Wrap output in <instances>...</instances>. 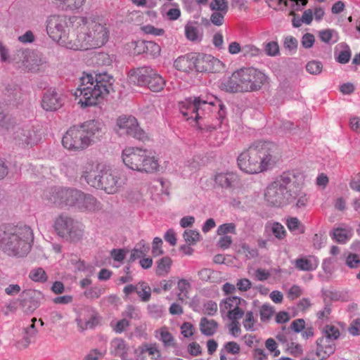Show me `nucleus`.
<instances>
[{"instance_id": "obj_1", "label": "nucleus", "mask_w": 360, "mask_h": 360, "mask_svg": "<svg viewBox=\"0 0 360 360\" xmlns=\"http://www.w3.org/2000/svg\"><path fill=\"white\" fill-rule=\"evenodd\" d=\"M114 79L107 73H84L75 96L81 108L96 106L101 103L113 91Z\"/></svg>"}, {"instance_id": "obj_2", "label": "nucleus", "mask_w": 360, "mask_h": 360, "mask_svg": "<svg viewBox=\"0 0 360 360\" xmlns=\"http://www.w3.org/2000/svg\"><path fill=\"white\" fill-rule=\"evenodd\" d=\"M276 145L271 142H255L238 155V166L242 172L248 174L264 172L276 164Z\"/></svg>"}, {"instance_id": "obj_3", "label": "nucleus", "mask_w": 360, "mask_h": 360, "mask_svg": "<svg viewBox=\"0 0 360 360\" xmlns=\"http://www.w3.org/2000/svg\"><path fill=\"white\" fill-rule=\"evenodd\" d=\"M77 28L73 51H86L104 46L109 39L107 25L98 18L80 15L75 23Z\"/></svg>"}, {"instance_id": "obj_4", "label": "nucleus", "mask_w": 360, "mask_h": 360, "mask_svg": "<svg viewBox=\"0 0 360 360\" xmlns=\"http://www.w3.org/2000/svg\"><path fill=\"white\" fill-rule=\"evenodd\" d=\"M300 188L297 174L294 172H284L266 186L264 199L271 206L283 207L293 202Z\"/></svg>"}, {"instance_id": "obj_5", "label": "nucleus", "mask_w": 360, "mask_h": 360, "mask_svg": "<svg viewBox=\"0 0 360 360\" xmlns=\"http://www.w3.org/2000/svg\"><path fill=\"white\" fill-rule=\"evenodd\" d=\"M32 241L33 233L27 226H0V249L8 255H26Z\"/></svg>"}, {"instance_id": "obj_6", "label": "nucleus", "mask_w": 360, "mask_h": 360, "mask_svg": "<svg viewBox=\"0 0 360 360\" xmlns=\"http://www.w3.org/2000/svg\"><path fill=\"white\" fill-rule=\"evenodd\" d=\"M267 83L268 77L263 72L253 68H244L233 72L221 83V87L229 93H246L257 91Z\"/></svg>"}, {"instance_id": "obj_7", "label": "nucleus", "mask_w": 360, "mask_h": 360, "mask_svg": "<svg viewBox=\"0 0 360 360\" xmlns=\"http://www.w3.org/2000/svg\"><path fill=\"white\" fill-rule=\"evenodd\" d=\"M79 18L80 15H51L46 21V32L60 46L72 50L77 30L75 23Z\"/></svg>"}, {"instance_id": "obj_8", "label": "nucleus", "mask_w": 360, "mask_h": 360, "mask_svg": "<svg viewBox=\"0 0 360 360\" xmlns=\"http://www.w3.org/2000/svg\"><path fill=\"white\" fill-rule=\"evenodd\" d=\"M122 160L127 168L142 174H154L160 169L159 158L146 148L125 147L122 152Z\"/></svg>"}, {"instance_id": "obj_9", "label": "nucleus", "mask_w": 360, "mask_h": 360, "mask_svg": "<svg viewBox=\"0 0 360 360\" xmlns=\"http://www.w3.org/2000/svg\"><path fill=\"white\" fill-rule=\"evenodd\" d=\"M53 227L59 236L71 242L80 241L84 234V225L64 214L55 218Z\"/></svg>"}, {"instance_id": "obj_10", "label": "nucleus", "mask_w": 360, "mask_h": 360, "mask_svg": "<svg viewBox=\"0 0 360 360\" xmlns=\"http://www.w3.org/2000/svg\"><path fill=\"white\" fill-rule=\"evenodd\" d=\"M129 80L139 86H147L153 92H160L164 89L166 82L154 69L144 66L131 70Z\"/></svg>"}, {"instance_id": "obj_11", "label": "nucleus", "mask_w": 360, "mask_h": 360, "mask_svg": "<svg viewBox=\"0 0 360 360\" xmlns=\"http://www.w3.org/2000/svg\"><path fill=\"white\" fill-rule=\"evenodd\" d=\"M81 191L74 188H53L44 193L47 205L60 208L76 207Z\"/></svg>"}, {"instance_id": "obj_12", "label": "nucleus", "mask_w": 360, "mask_h": 360, "mask_svg": "<svg viewBox=\"0 0 360 360\" xmlns=\"http://www.w3.org/2000/svg\"><path fill=\"white\" fill-rule=\"evenodd\" d=\"M246 304V301L239 297L229 296L219 303L220 313L229 320L240 319Z\"/></svg>"}, {"instance_id": "obj_13", "label": "nucleus", "mask_w": 360, "mask_h": 360, "mask_svg": "<svg viewBox=\"0 0 360 360\" xmlns=\"http://www.w3.org/2000/svg\"><path fill=\"white\" fill-rule=\"evenodd\" d=\"M62 145L65 149L73 152L82 151L89 146L79 125L70 127L65 133Z\"/></svg>"}, {"instance_id": "obj_14", "label": "nucleus", "mask_w": 360, "mask_h": 360, "mask_svg": "<svg viewBox=\"0 0 360 360\" xmlns=\"http://www.w3.org/2000/svg\"><path fill=\"white\" fill-rule=\"evenodd\" d=\"M120 186V178L118 172L105 165V171L102 172L94 187L103 189L108 194H113L118 191Z\"/></svg>"}, {"instance_id": "obj_15", "label": "nucleus", "mask_w": 360, "mask_h": 360, "mask_svg": "<svg viewBox=\"0 0 360 360\" xmlns=\"http://www.w3.org/2000/svg\"><path fill=\"white\" fill-rule=\"evenodd\" d=\"M8 134L19 146H32L39 141L37 132L32 126H20L15 123L13 129L11 127Z\"/></svg>"}, {"instance_id": "obj_16", "label": "nucleus", "mask_w": 360, "mask_h": 360, "mask_svg": "<svg viewBox=\"0 0 360 360\" xmlns=\"http://www.w3.org/2000/svg\"><path fill=\"white\" fill-rule=\"evenodd\" d=\"M194 70L198 72H219L224 68V63L214 56L194 53Z\"/></svg>"}, {"instance_id": "obj_17", "label": "nucleus", "mask_w": 360, "mask_h": 360, "mask_svg": "<svg viewBox=\"0 0 360 360\" xmlns=\"http://www.w3.org/2000/svg\"><path fill=\"white\" fill-rule=\"evenodd\" d=\"M117 126L121 134H126L140 141L147 139L146 134L139 127L136 119L132 116L120 117L117 120Z\"/></svg>"}, {"instance_id": "obj_18", "label": "nucleus", "mask_w": 360, "mask_h": 360, "mask_svg": "<svg viewBox=\"0 0 360 360\" xmlns=\"http://www.w3.org/2000/svg\"><path fill=\"white\" fill-rule=\"evenodd\" d=\"M79 127L83 132L89 146L99 141L105 133L104 123L98 120H87Z\"/></svg>"}, {"instance_id": "obj_19", "label": "nucleus", "mask_w": 360, "mask_h": 360, "mask_svg": "<svg viewBox=\"0 0 360 360\" xmlns=\"http://www.w3.org/2000/svg\"><path fill=\"white\" fill-rule=\"evenodd\" d=\"M105 165L96 160H87L81 166V176L89 185L94 187L102 172L105 171Z\"/></svg>"}, {"instance_id": "obj_20", "label": "nucleus", "mask_w": 360, "mask_h": 360, "mask_svg": "<svg viewBox=\"0 0 360 360\" xmlns=\"http://www.w3.org/2000/svg\"><path fill=\"white\" fill-rule=\"evenodd\" d=\"M199 96L193 99L189 98L180 103V112L186 118L187 120H193L198 122L202 115L198 111Z\"/></svg>"}, {"instance_id": "obj_21", "label": "nucleus", "mask_w": 360, "mask_h": 360, "mask_svg": "<svg viewBox=\"0 0 360 360\" xmlns=\"http://www.w3.org/2000/svg\"><path fill=\"white\" fill-rule=\"evenodd\" d=\"M63 105L61 95L55 89L47 90L41 100V107L46 111H55Z\"/></svg>"}, {"instance_id": "obj_22", "label": "nucleus", "mask_w": 360, "mask_h": 360, "mask_svg": "<svg viewBox=\"0 0 360 360\" xmlns=\"http://www.w3.org/2000/svg\"><path fill=\"white\" fill-rule=\"evenodd\" d=\"M75 208L81 212H92L101 209V203L91 195L81 191Z\"/></svg>"}, {"instance_id": "obj_23", "label": "nucleus", "mask_w": 360, "mask_h": 360, "mask_svg": "<svg viewBox=\"0 0 360 360\" xmlns=\"http://www.w3.org/2000/svg\"><path fill=\"white\" fill-rule=\"evenodd\" d=\"M317 347L316 354L321 359H326L335 351V342L326 338H319L316 340Z\"/></svg>"}, {"instance_id": "obj_24", "label": "nucleus", "mask_w": 360, "mask_h": 360, "mask_svg": "<svg viewBox=\"0 0 360 360\" xmlns=\"http://www.w3.org/2000/svg\"><path fill=\"white\" fill-rule=\"evenodd\" d=\"M194 56L195 53H191L178 57L174 62V66L181 72H190L194 70Z\"/></svg>"}, {"instance_id": "obj_25", "label": "nucleus", "mask_w": 360, "mask_h": 360, "mask_svg": "<svg viewBox=\"0 0 360 360\" xmlns=\"http://www.w3.org/2000/svg\"><path fill=\"white\" fill-rule=\"evenodd\" d=\"M294 264L299 271H311L317 268L319 262L316 257L309 255L296 259Z\"/></svg>"}, {"instance_id": "obj_26", "label": "nucleus", "mask_w": 360, "mask_h": 360, "mask_svg": "<svg viewBox=\"0 0 360 360\" xmlns=\"http://www.w3.org/2000/svg\"><path fill=\"white\" fill-rule=\"evenodd\" d=\"M129 350V346L126 341L120 338H116L110 342V352L114 356H119L126 360Z\"/></svg>"}, {"instance_id": "obj_27", "label": "nucleus", "mask_w": 360, "mask_h": 360, "mask_svg": "<svg viewBox=\"0 0 360 360\" xmlns=\"http://www.w3.org/2000/svg\"><path fill=\"white\" fill-rule=\"evenodd\" d=\"M86 0H52L61 10L66 12H78L82 9Z\"/></svg>"}, {"instance_id": "obj_28", "label": "nucleus", "mask_w": 360, "mask_h": 360, "mask_svg": "<svg viewBox=\"0 0 360 360\" xmlns=\"http://www.w3.org/2000/svg\"><path fill=\"white\" fill-rule=\"evenodd\" d=\"M216 100L214 97L207 98L205 99L202 96H199V107L198 111L200 112V120L205 119L207 116H209L213 111H217L218 108L214 105V101Z\"/></svg>"}, {"instance_id": "obj_29", "label": "nucleus", "mask_w": 360, "mask_h": 360, "mask_svg": "<svg viewBox=\"0 0 360 360\" xmlns=\"http://www.w3.org/2000/svg\"><path fill=\"white\" fill-rule=\"evenodd\" d=\"M136 353L142 355L147 353L152 360H159L162 357V354L158 345L155 343H145L139 346Z\"/></svg>"}, {"instance_id": "obj_30", "label": "nucleus", "mask_w": 360, "mask_h": 360, "mask_svg": "<svg viewBox=\"0 0 360 360\" xmlns=\"http://www.w3.org/2000/svg\"><path fill=\"white\" fill-rule=\"evenodd\" d=\"M185 36L191 41H200L202 39V32L200 30L196 22H189L185 25Z\"/></svg>"}, {"instance_id": "obj_31", "label": "nucleus", "mask_w": 360, "mask_h": 360, "mask_svg": "<svg viewBox=\"0 0 360 360\" xmlns=\"http://www.w3.org/2000/svg\"><path fill=\"white\" fill-rule=\"evenodd\" d=\"M237 180V175L233 172H221L215 174L214 181L221 188H230Z\"/></svg>"}, {"instance_id": "obj_32", "label": "nucleus", "mask_w": 360, "mask_h": 360, "mask_svg": "<svg viewBox=\"0 0 360 360\" xmlns=\"http://www.w3.org/2000/svg\"><path fill=\"white\" fill-rule=\"evenodd\" d=\"M155 337L158 338L166 347H174L176 345L174 336L165 326L155 331Z\"/></svg>"}, {"instance_id": "obj_33", "label": "nucleus", "mask_w": 360, "mask_h": 360, "mask_svg": "<svg viewBox=\"0 0 360 360\" xmlns=\"http://www.w3.org/2000/svg\"><path fill=\"white\" fill-rule=\"evenodd\" d=\"M199 326L200 330L203 335L211 336L216 333L218 328V323L213 319H208L203 317L200 320Z\"/></svg>"}, {"instance_id": "obj_34", "label": "nucleus", "mask_w": 360, "mask_h": 360, "mask_svg": "<svg viewBox=\"0 0 360 360\" xmlns=\"http://www.w3.org/2000/svg\"><path fill=\"white\" fill-rule=\"evenodd\" d=\"M172 260L169 257H164L157 262L155 274L159 276H167L171 270Z\"/></svg>"}, {"instance_id": "obj_35", "label": "nucleus", "mask_w": 360, "mask_h": 360, "mask_svg": "<svg viewBox=\"0 0 360 360\" xmlns=\"http://www.w3.org/2000/svg\"><path fill=\"white\" fill-rule=\"evenodd\" d=\"M243 326L247 331H254L255 330V324L257 319V315L252 311L244 310L243 315Z\"/></svg>"}, {"instance_id": "obj_36", "label": "nucleus", "mask_w": 360, "mask_h": 360, "mask_svg": "<svg viewBox=\"0 0 360 360\" xmlns=\"http://www.w3.org/2000/svg\"><path fill=\"white\" fill-rule=\"evenodd\" d=\"M297 176H298V184L300 186V191L298 192L297 195H296V196H295V198L293 199V202L295 200H297L295 206L297 208H302V207H304L307 206L309 200H308V198H307L306 193H304V192L303 191L304 183L302 181V175H300L299 174H297Z\"/></svg>"}, {"instance_id": "obj_37", "label": "nucleus", "mask_w": 360, "mask_h": 360, "mask_svg": "<svg viewBox=\"0 0 360 360\" xmlns=\"http://www.w3.org/2000/svg\"><path fill=\"white\" fill-rule=\"evenodd\" d=\"M237 253L243 255L246 259L256 258L259 255L257 249L251 248L246 243H242L239 245Z\"/></svg>"}, {"instance_id": "obj_38", "label": "nucleus", "mask_w": 360, "mask_h": 360, "mask_svg": "<svg viewBox=\"0 0 360 360\" xmlns=\"http://www.w3.org/2000/svg\"><path fill=\"white\" fill-rule=\"evenodd\" d=\"M178 298L181 301H184L189 298V291L191 286L190 283L186 279H180L177 283Z\"/></svg>"}, {"instance_id": "obj_39", "label": "nucleus", "mask_w": 360, "mask_h": 360, "mask_svg": "<svg viewBox=\"0 0 360 360\" xmlns=\"http://www.w3.org/2000/svg\"><path fill=\"white\" fill-rule=\"evenodd\" d=\"M323 338H326L335 342V340L339 338L340 332L338 327L333 324H327L323 329Z\"/></svg>"}, {"instance_id": "obj_40", "label": "nucleus", "mask_w": 360, "mask_h": 360, "mask_svg": "<svg viewBox=\"0 0 360 360\" xmlns=\"http://www.w3.org/2000/svg\"><path fill=\"white\" fill-rule=\"evenodd\" d=\"M77 323L78 327L82 330H84L93 328L98 323V321L95 316H91L89 319H83L82 318L77 319Z\"/></svg>"}, {"instance_id": "obj_41", "label": "nucleus", "mask_w": 360, "mask_h": 360, "mask_svg": "<svg viewBox=\"0 0 360 360\" xmlns=\"http://www.w3.org/2000/svg\"><path fill=\"white\" fill-rule=\"evenodd\" d=\"M210 8L212 11L227 13L229 4L227 0H212L210 4Z\"/></svg>"}, {"instance_id": "obj_42", "label": "nucleus", "mask_w": 360, "mask_h": 360, "mask_svg": "<svg viewBox=\"0 0 360 360\" xmlns=\"http://www.w3.org/2000/svg\"><path fill=\"white\" fill-rule=\"evenodd\" d=\"M31 280L35 282L44 283L47 280V276L42 268H37L32 270L29 274Z\"/></svg>"}, {"instance_id": "obj_43", "label": "nucleus", "mask_w": 360, "mask_h": 360, "mask_svg": "<svg viewBox=\"0 0 360 360\" xmlns=\"http://www.w3.org/2000/svg\"><path fill=\"white\" fill-rule=\"evenodd\" d=\"M136 293L142 301H148L151 295L150 288L146 283H139Z\"/></svg>"}, {"instance_id": "obj_44", "label": "nucleus", "mask_w": 360, "mask_h": 360, "mask_svg": "<svg viewBox=\"0 0 360 360\" xmlns=\"http://www.w3.org/2000/svg\"><path fill=\"white\" fill-rule=\"evenodd\" d=\"M274 314V307L269 304H264L259 309L260 319L262 321H269Z\"/></svg>"}, {"instance_id": "obj_45", "label": "nucleus", "mask_w": 360, "mask_h": 360, "mask_svg": "<svg viewBox=\"0 0 360 360\" xmlns=\"http://www.w3.org/2000/svg\"><path fill=\"white\" fill-rule=\"evenodd\" d=\"M333 238L338 243H345L349 238V231L347 229L337 228L333 231Z\"/></svg>"}, {"instance_id": "obj_46", "label": "nucleus", "mask_w": 360, "mask_h": 360, "mask_svg": "<svg viewBox=\"0 0 360 360\" xmlns=\"http://www.w3.org/2000/svg\"><path fill=\"white\" fill-rule=\"evenodd\" d=\"M161 51L160 46L155 42L149 41H146V53L153 57L160 56Z\"/></svg>"}, {"instance_id": "obj_47", "label": "nucleus", "mask_w": 360, "mask_h": 360, "mask_svg": "<svg viewBox=\"0 0 360 360\" xmlns=\"http://www.w3.org/2000/svg\"><path fill=\"white\" fill-rule=\"evenodd\" d=\"M307 71L311 75H319L323 69V65L320 61L311 60L306 65Z\"/></svg>"}, {"instance_id": "obj_48", "label": "nucleus", "mask_w": 360, "mask_h": 360, "mask_svg": "<svg viewBox=\"0 0 360 360\" xmlns=\"http://www.w3.org/2000/svg\"><path fill=\"white\" fill-rule=\"evenodd\" d=\"M162 243V240L160 238L155 237L153 239L152 243V255L153 257H156L163 255Z\"/></svg>"}, {"instance_id": "obj_49", "label": "nucleus", "mask_w": 360, "mask_h": 360, "mask_svg": "<svg viewBox=\"0 0 360 360\" xmlns=\"http://www.w3.org/2000/svg\"><path fill=\"white\" fill-rule=\"evenodd\" d=\"M286 225L290 231H295L301 228V233L304 232V226L301 225L297 217H289L286 220Z\"/></svg>"}, {"instance_id": "obj_50", "label": "nucleus", "mask_w": 360, "mask_h": 360, "mask_svg": "<svg viewBox=\"0 0 360 360\" xmlns=\"http://www.w3.org/2000/svg\"><path fill=\"white\" fill-rule=\"evenodd\" d=\"M184 238L188 244H194L200 238V233L195 230H186L184 233Z\"/></svg>"}, {"instance_id": "obj_51", "label": "nucleus", "mask_w": 360, "mask_h": 360, "mask_svg": "<svg viewBox=\"0 0 360 360\" xmlns=\"http://www.w3.org/2000/svg\"><path fill=\"white\" fill-rule=\"evenodd\" d=\"M271 231L274 236L278 239H283L285 237L286 231L285 228L278 222L272 224Z\"/></svg>"}, {"instance_id": "obj_52", "label": "nucleus", "mask_w": 360, "mask_h": 360, "mask_svg": "<svg viewBox=\"0 0 360 360\" xmlns=\"http://www.w3.org/2000/svg\"><path fill=\"white\" fill-rule=\"evenodd\" d=\"M229 233H236V225L233 223L221 224L217 229V234L219 236H226Z\"/></svg>"}, {"instance_id": "obj_53", "label": "nucleus", "mask_w": 360, "mask_h": 360, "mask_svg": "<svg viewBox=\"0 0 360 360\" xmlns=\"http://www.w3.org/2000/svg\"><path fill=\"white\" fill-rule=\"evenodd\" d=\"M335 34V33H334V32L331 30H325L319 32V37L320 39L325 43H335L338 41V38L336 37L334 40H333Z\"/></svg>"}, {"instance_id": "obj_54", "label": "nucleus", "mask_w": 360, "mask_h": 360, "mask_svg": "<svg viewBox=\"0 0 360 360\" xmlns=\"http://www.w3.org/2000/svg\"><path fill=\"white\" fill-rule=\"evenodd\" d=\"M264 51L266 55L269 56H276L279 53V46L276 41L268 42L264 47Z\"/></svg>"}, {"instance_id": "obj_55", "label": "nucleus", "mask_w": 360, "mask_h": 360, "mask_svg": "<svg viewBox=\"0 0 360 360\" xmlns=\"http://www.w3.org/2000/svg\"><path fill=\"white\" fill-rule=\"evenodd\" d=\"M227 13L214 11L210 15L211 22L216 26H221L224 24V16Z\"/></svg>"}, {"instance_id": "obj_56", "label": "nucleus", "mask_w": 360, "mask_h": 360, "mask_svg": "<svg viewBox=\"0 0 360 360\" xmlns=\"http://www.w3.org/2000/svg\"><path fill=\"white\" fill-rule=\"evenodd\" d=\"M217 304L214 301L210 300L204 304L203 311L205 314L213 316L217 312Z\"/></svg>"}, {"instance_id": "obj_57", "label": "nucleus", "mask_w": 360, "mask_h": 360, "mask_svg": "<svg viewBox=\"0 0 360 360\" xmlns=\"http://www.w3.org/2000/svg\"><path fill=\"white\" fill-rule=\"evenodd\" d=\"M141 30L144 33L153 34L154 36H162L165 34V30L163 29L156 28L151 25L143 26Z\"/></svg>"}, {"instance_id": "obj_58", "label": "nucleus", "mask_w": 360, "mask_h": 360, "mask_svg": "<svg viewBox=\"0 0 360 360\" xmlns=\"http://www.w3.org/2000/svg\"><path fill=\"white\" fill-rule=\"evenodd\" d=\"M298 45L297 40L292 36H287L284 40L285 49L290 51H295Z\"/></svg>"}, {"instance_id": "obj_59", "label": "nucleus", "mask_w": 360, "mask_h": 360, "mask_svg": "<svg viewBox=\"0 0 360 360\" xmlns=\"http://www.w3.org/2000/svg\"><path fill=\"white\" fill-rule=\"evenodd\" d=\"M239 320L240 319L230 320L231 323L228 325L230 333L234 337H238L241 333Z\"/></svg>"}, {"instance_id": "obj_60", "label": "nucleus", "mask_w": 360, "mask_h": 360, "mask_svg": "<svg viewBox=\"0 0 360 360\" xmlns=\"http://www.w3.org/2000/svg\"><path fill=\"white\" fill-rule=\"evenodd\" d=\"M105 352L97 349H91L84 357V360H99L103 358Z\"/></svg>"}, {"instance_id": "obj_61", "label": "nucleus", "mask_w": 360, "mask_h": 360, "mask_svg": "<svg viewBox=\"0 0 360 360\" xmlns=\"http://www.w3.org/2000/svg\"><path fill=\"white\" fill-rule=\"evenodd\" d=\"M31 321H32V324L25 329V334H26L25 339H26L27 342H30L31 339L32 338L35 337L37 333V330L35 328V325H34L35 322L37 321V319L32 318Z\"/></svg>"}, {"instance_id": "obj_62", "label": "nucleus", "mask_w": 360, "mask_h": 360, "mask_svg": "<svg viewBox=\"0 0 360 360\" xmlns=\"http://www.w3.org/2000/svg\"><path fill=\"white\" fill-rule=\"evenodd\" d=\"M314 42H315V37L311 33H306L302 37L301 44H302V46L304 49L311 48L313 46Z\"/></svg>"}, {"instance_id": "obj_63", "label": "nucleus", "mask_w": 360, "mask_h": 360, "mask_svg": "<svg viewBox=\"0 0 360 360\" xmlns=\"http://www.w3.org/2000/svg\"><path fill=\"white\" fill-rule=\"evenodd\" d=\"M346 264L349 268H357L359 266L360 264V258L356 254L350 253L347 257L346 259Z\"/></svg>"}, {"instance_id": "obj_64", "label": "nucleus", "mask_w": 360, "mask_h": 360, "mask_svg": "<svg viewBox=\"0 0 360 360\" xmlns=\"http://www.w3.org/2000/svg\"><path fill=\"white\" fill-rule=\"evenodd\" d=\"M226 352L231 354H238L240 351V345L233 341L228 342L224 345Z\"/></svg>"}]
</instances>
